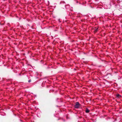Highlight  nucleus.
<instances>
[{
	"mask_svg": "<svg viewBox=\"0 0 122 122\" xmlns=\"http://www.w3.org/2000/svg\"><path fill=\"white\" fill-rule=\"evenodd\" d=\"M79 105L78 102H77L75 105V107L76 108H78L79 107Z\"/></svg>",
	"mask_w": 122,
	"mask_h": 122,
	"instance_id": "nucleus-1",
	"label": "nucleus"
},
{
	"mask_svg": "<svg viewBox=\"0 0 122 122\" xmlns=\"http://www.w3.org/2000/svg\"><path fill=\"white\" fill-rule=\"evenodd\" d=\"M117 97L118 98H120L121 97V96L119 94H117Z\"/></svg>",
	"mask_w": 122,
	"mask_h": 122,
	"instance_id": "nucleus-2",
	"label": "nucleus"
},
{
	"mask_svg": "<svg viewBox=\"0 0 122 122\" xmlns=\"http://www.w3.org/2000/svg\"><path fill=\"white\" fill-rule=\"evenodd\" d=\"M86 112L88 113L89 112V110L88 109H87L86 110Z\"/></svg>",
	"mask_w": 122,
	"mask_h": 122,
	"instance_id": "nucleus-3",
	"label": "nucleus"
},
{
	"mask_svg": "<svg viewBox=\"0 0 122 122\" xmlns=\"http://www.w3.org/2000/svg\"><path fill=\"white\" fill-rule=\"evenodd\" d=\"M30 82V81H29V82Z\"/></svg>",
	"mask_w": 122,
	"mask_h": 122,
	"instance_id": "nucleus-4",
	"label": "nucleus"
}]
</instances>
